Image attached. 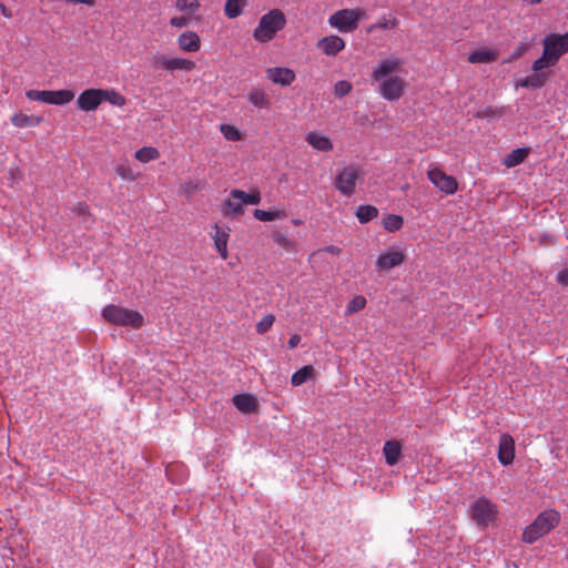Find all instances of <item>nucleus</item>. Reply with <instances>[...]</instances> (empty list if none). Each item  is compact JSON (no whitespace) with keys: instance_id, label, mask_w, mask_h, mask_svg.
<instances>
[{"instance_id":"nucleus-1","label":"nucleus","mask_w":568,"mask_h":568,"mask_svg":"<svg viewBox=\"0 0 568 568\" xmlns=\"http://www.w3.org/2000/svg\"><path fill=\"white\" fill-rule=\"evenodd\" d=\"M400 60L390 58L381 61L372 73V79L379 82V93L387 101H396L402 98L405 90V81L400 77L393 75L400 68Z\"/></svg>"},{"instance_id":"nucleus-2","label":"nucleus","mask_w":568,"mask_h":568,"mask_svg":"<svg viewBox=\"0 0 568 568\" xmlns=\"http://www.w3.org/2000/svg\"><path fill=\"white\" fill-rule=\"evenodd\" d=\"M542 54L532 63V71H541L554 67L568 52V32L565 34L550 33L542 39Z\"/></svg>"},{"instance_id":"nucleus-3","label":"nucleus","mask_w":568,"mask_h":568,"mask_svg":"<svg viewBox=\"0 0 568 568\" xmlns=\"http://www.w3.org/2000/svg\"><path fill=\"white\" fill-rule=\"evenodd\" d=\"M560 514L554 509L540 513L537 518L524 530L523 541L532 544L547 535L559 525Z\"/></svg>"},{"instance_id":"nucleus-4","label":"nucleus","mask_w":568,"mask_h":568,"mask_svg":"<svg viewBox=\"0 0 568 568\" xmlns=\"http://www.w3.org/2000/svg\"><path fill=\"white\" fill-rule=\"evenodd\" d=\"M286 19L278 9H273L261 17L257 27L253 31L256 41L265 43L274 39L275 34L284 29Z\"/></svg>"},{"instance_id":"nucleus-5","label":"nucleus","mask_w":568,"mask_h":568,"mask_svg":"<svg viewBox=\"0 0 568 568\" xmlns=\"http://www.w3.org/2000/svg\"><path fill=\"white\" fill-rule=\"evenodd\" d=\"M103 318L118 326H130L139 329L144 324L142 314L134 310H129L120 305L110 304L102 310Z\"/></svg>"},{"instance_id":"nucleus-6","label":"nucleus","mask_w":568,"mask_h":568,"mask_svg":"<svg viewBox=\"0 0 568 568\" xmlns=\"http://www.w3.org/2000/svg\"><path fill=\"white\" fill-rule=\"evenodd\" d=\"M363 175L364 172L359 164H345L338 169L334 179V186L342 195L349 197L355 193L357 182Z\"/></svg>"},{"instance_id":"nucleus-7","label":"nucleus","mask_w":568,"mask_h":568,"mask_svg":"<svg viewBox=\"0 0 568 568\" xmlns=\"http://www.w3.org/2000/svg\"><path fill=\"white\" fill-rule=\"evenodd\" d=\"M362 16L361 9H343L333 13L328 23L341 32H353L358 28Z\"/></svg>"},{"instance_id":"nucleus-8","label":"nucleus","mask_w":568,"mask_h":568,"mask_svg":"<svg viewBox=\"0 0 568 568\" xmlns=\"http://www.w3.org/2000/svg\"><path fill=\"white\" fill-rule=\"evenodd\" d=\"M26 95L31 101H39L55 105L68 104L74 99V92L71 90H29Z\"/></svg>"},{"instance_id":"nucleus-9","label":"nucleus","mask_w":568,"mask_h":568,"mask_svg":"<svg viewBox=\"0 0 568 568\" xmlns=\"http://www.w3.org/2000/svg\"><path fill=\"white\" fill-rule=\"evenodd\" d=\"M497 515V507L489 499L481 497L471 506V518L481 528H486Z\"/></svg>"},{"instance_id":"nucleus-10","label":"nucleus","mask_w":568,"mask_h":568,"mask_svg":"<svg viewBox=\"0 0 568 568\" xmlns=\"http://www.w3.org/2000/svg\"><path fill=\"white\" fill-rule=\"evenodd\" d=\"M153 64L156 68H161L171 72L176 70L190 72L196 67L195 62L192 60L185 58H168L164 54L154 55Z\"/></svg>"},{"instance_id":"nucleus-11","label":"nucleus","mask_w":568,"mask_h":568,"mask_svg":"<svg viewBox=\"0 0 568 568\" xmlns=\"http://www.w3.org/2000/svg\"><path fill=\"white\" fill-rule=\"evenodd\" d=\"M405 261V252L398 247L390 246L379 254L376 261V267L379 271H389L402 265Z\"/></svg>"},{"instance_id":"nucleus-12","label":"nucleus","mask_w":568,"mask_h":568,"mask_svg":"<svg viewBox=\"0 0 568 568\" xmlns=\"http://www.w3.org/2000/svg\"><path fill=\"white\" fill-rule=\"evenodd\" d=\"M427 176L437 189L446 194H454L458 190L457 180L452 175H447L439 168L430 169L427 172Z\"/></svg>"},{"instance_id":"nucleus-13","label":"nucleus","mask_w":568,"mask_h":568,"mask_svg":"<svg viewBox=\"0 0 568 568\" xmlns=\"http://www.w3.org/2000/svg\"><path fill=\"white\" fill-rule=\"evenodd\" d=\"M101 103V89H87L77 99L78 109L84 112L95 111Z\"/></svg>"},{"instance_id":"nucleus-14","label":"nucleus","mask_w":568,"mask_h":568,"mask_svg":"<svg viewBox=\"0 0 568 568\" xmlns=\"http://www.w3.org/2000/svg\"><path fill=\"white\" fill-rule=\"evenodd\" d=\"M498 460L508 466L515 459V440L509 434H501L498 443Z\"/></svg>"},{"instance_id":"nucleus-15","label":"nucleus","mask_w":568,"mask_h":568,"mask_svg":"<svg viewBox=\"0 0 568 568\" xmlns=\"http://www.w3.org/2000/svg\"><path fill=\"white\" fill-rule=\"evenodd\" d=\"M243 195L244 191L239 189L231 190L229 196L224 201L223 215H239L243 213Z\"/></svg>"},{"instance_id":"nucleus-16","label":"nucleus","mask_w":568,"mask_h":568,"mask_svg":"<svg viewBox=\"0 0 568 568\" xmlns=\"http://www.w3.org/2000/svg\"><path fill=\"white\" fill-rule=\"evenodd\" d=\"M266 78L275 84L287 87L295 80L296 75L290 68L275 67L266 70Z\"/></svg>"},{"instance_id":"nucleus-17","label":"nucleus","mask_w":568,"mask_h":568,"mask_svg":"<svg viewBox=\"0 0 568 568\" xmlns=\"http://www.w3.org/2000/svg\"><path fill=\"white\" fill-rule=\"evenodd\" d=\"M213 229L214 233H212L211 235L214 240L215 250L217 251L222 260H226L229 256L227 242L230 237V227H221L219 224H215Z\"/></svg>"},{"instance_id":"nucleus-18","label":"nucleus","mask_w":568,"mask_h":568,"mask_svg":"<svg viewBox=\"0 0 568 568\" xmlns=\"http://www.w3.org/2000/svg\"><path fill=\"white\" fill-rule=\"evenodd\" d=\"M317 48L326 55H336L345 48V41L338 36H328L318 40Z\"/></svg>"},{"instance_id":"nucleus-19","label":"nucleus","mask_w":568,"mask_h":568,"mask_svg":"<svg viewBox=\"0 0 568 568\" xmlns=\"http://www.w3.org/2000/svg\"><path fill=\"white\" fill-rule=\"evenodd\" d=\"M305 141L315 150L321 152H329L333 150V142L332 140L324 135L318 133L317 131H311L306 134Z\"/></svg>"},{"instance_id":"nucleus-20","label":"nucleus","mask_w":568,"mask_h":568,"mask_svg":"<svg viewBox=\"0 0 568 568\" xmlns=\"http://www.w3.org/2000/svg\"><path fill=\"white\" fill-rule=\"evenodd\" d=\"M234 406L244 414H251L257 410L258 403L252 394H239L232 398Z\"/></svg>"},{"instance_id":"nucleus-21","label":"nucleus","mask_w":568,"mask_h":568,"mask_svg":"<svg viewBox=\"0 0 568 568\" xmlns=\"http://www.w3.org/2000/svg\"><path fill=\"white\" fill-rule=\"evenodd\" d=\"M178 45L184 52H197L201 48V40L194 31H186L179 36Z\"/></svg>"},{"instance_id":"nucleus-22","label":"nucleus","mask_w":568,"mask_h":568,"mask_svg":"<svg viewBox=\"0 0 568 568\" xmlns=\"http://www.w3.org/2000/svg\"><path fill=\"white\" fill-rule=\"evenodd\" d=\"M532 74L521 79L517 85L521 88L540 89L548 81V74L541 71H532Z\"/></svg>"},{"instance_id":"nucleus-23","label":"nucleus","mask_w":568,"mask_h":568,"mask_svg":"<svg viewBox=\"0 0 568 568\" xmlns=\"http://www.w3.org/2000/svg\"><path fill=\"white\" fill-rule=\"evenodd\" d=\"M383 453L385 455L386 464L389 466H394L399 460L402 454V446L396 440H388L384 445Z\"/></svg>"},{"instance_id":"nucleus-24","label":"nucleus","mask_w":568,"mask_h":568,"mask_svg":"<svg viewBox=\"0 0 568 568\" xmlns=\"http://www.w3.org/2000/svg\"><path fill=\"white\" fill-rule=\"evenodd\" d=\"M498 58V53L494 50H490V49H479V50H476L474 52H471L469 55H468V61L470 63H490V62H494L496 61Z\"/></svg>"},{"instance_id":"nucleus-25","label":"nucleus","mask_w":568,"mask_h":568,"mask_svg":"<svg viewBox=\"0 0 568 568\" xmlns=\"http://www.w3.org/2000/svg\"><path fill=\"white\" fill-rule=\"evenodd\" d=\"M247 100L254 106L260 108V109H268L271 105L270 97L262 89L252 90L247 95Z\"/></svg>"},{"instance_id":"nucleus-26","label":"nucleus","mask_w":568,"mask_h":568,"mask_svg":"<svg viewBox=\"0 0 568 568\" xmlns=\"http://www.w3.org/2000/svg\"><path fill=\"white\" fill-rule=\"evenodd\" d=\"M529 154V150L526 148H518L513 150L504 159V164L506 168H514L520 163H523Z\"/></svg>"},{"instance_id":"nucleus-27","label":"nucleus","mask_w":568,"mask_h":568,"mask_svg":"<svg viewBox=\"0 0 568 568\" xmlns=\"http://www.w3.org/2000/svg\"><path fill=\"white\" fill-rule=\"evenodd\" d=\"M101 99L102 102H109L115 106H124L126 103V99L124 95L119 93L113 89H101Z\"/></svg>"},{"instance_id":"nucleus-28","label":"nucleus","mask_w":568,"mask_h":568,"mask_svg":"<svg viewBox=\"0 0 568 568\" xmlns=\"http://www.w3.org/2000/svg\"><path fill=\"white\" fill-rule=\"evenodd\" d=\"M313 375L314 367L312 365L303 366L292 375L291 383L293 386H300L312 378Z\"/></svg>"},{"instance_id":"nucleus-29","label":"nucleus","mask_w":568,"mask_h":568,"mask_svg":"<svg viewBox=\"0 0 568 568\" xmlns=\"http://www.w3.org/2000/svg\"><path fill=\"white\" fill-rule=\"evenodd\" d=\"M506 113L505 106L488 105L478 110L475 114L477 119H499Z\"/></svg>"},{"instance_id":"nucleus-30","label":"nucleus","mask_w":568,"mask_h":568,"mask_svg":"<svg viewBox=\"0 0 568 568\" xmlns=\"http://www.w3.org/2000/svg\"><path fill=\"white\" fill-rule=\"evenodd\" d=\"M361 223H368L378 215L377 207L373 205H359L355 213Z\"/></svg>"},{"instance_id":"nucleus-31","label":"nucleus","mask_w":568,"mask_h":568,"mask_svg":"<svg viewBox=\"0 0 568 568\" xmlns=\"http://www.w3.org/2000/svg\"><path fill=\"white\" fill-rule=\"evenodd\" d=\"M253 216L258 221L270 222V221H274L277 219L286 217V213H285V211H280V210L265 211V210L256 209L253 212Z\"/></svg>"},{"instance_id":"nucleus-32","label":"nucleus","mask_w":568,"mask_h":568,"mask_svg":"<svg viewBox=\"0 0 568 568\" xmlns=\"http://www.w3.org/2000/svg\"><path fill=\"white\" fill-rule=\"evenodd\" d=\"M159 156L160 152L153 146H143L135 152V159L142 163H149Z\"/></svg>"},{"instance_id":"nucleus-33","label":"nucleus","mask_w":568,"mask_h":568,"mask_svg":"<svg viewBox=\"0 0 568 568\" xmlns=\"http://www.w3.org/2000/svg\"><path fill=\"white\" fill-rule=\"evenodd\" d=\"M115 172L124 181L132 182L139 178V173L134 172L126 161L119 163L115 168Z\"/></svg>"},{"instance_id":"nucleus-34","label":"nucleus","mask_w":568,"mask_h":568,"mask_svg":"<svg viewBox=\"0 0 568 568\" xmlns=\"http://www.w3.org/2000/svg\"><path fill=\"white\" fill-rule=\"evenodd\" d=\"M245 6L244 0H226L224 12L230 19H234L242 13V8Z\"/></svg>"},{"instance_id":"nucleus-35","label":"nucleus","mask_w":568,"mask_h":568,"mask_svg":"<svg viewBox=\"0 0 568 568\" xmlns=\"http://www.w3.org/2000/svg\"><path fill=\"white\" fill-rule=\"evenodd\" d=\"M382 223L386 231L396 232L403 226L404 220L400 215L387 214Z\"/></svg>"},{"instance_id":"nucleus-36","label":"nucleus","mask_w":568,"mask_h":568,"mask_svg":"<svg viewBox=\"0 0 568 568\" xmlns=\"http://www.w3.org/2000/svg\"><path fill=\"white\" fill-rule=\"evenodd\" d=\"M220 131L227 141L236 142L242 139L240 130L234 125L221 124Z\"/></svg>"},{"instance_id":"nucleus-37","label":"nucleus","mask_w":568,"mask_h":568,"mask_svg":"<svg viewBox=\"0 0 568 568\" xmlns=\"http://www.w3.org/2000/svg\"><path fill=\"white\" fill-rule=\"evenodd\" d=\"M205 183L197 180L186 181L181 185V191L185 195H192L193 193L203 190Z\"/></svg>"},{"instance_id":"nucleus-38","label":"nucleus","mask_w":568,"mask_h":568,"mask_svg":"<svg viewBox=\"0 0 568 568\" xmlns=\"http://www.w3.org/2000/svg\"><path fill=\"white\" fill-rule=\"evenodd\" d=\"M366 306V298L362 295H357L349 301L346 307V314H353L362 311Z\"/></svg>"},{"instance_id":"nucleus-39","label":"nucleus","mask_w":568,"mask_h":568,"mask_svg":"<svg viewBox=\"0 0 568 568\" xmlns=\"http://www.w3.org/2000/svg\"><path fill=\"white\" fill-rule=\"evenodd\" d=\"M275 322V316L272 314L264 315L261 321L256 324V332L258 334H265L271 329Z\"/></svg>"},{"instance_id":"nucleus-40","label":"nucleus","mask_w":568,"mask_h":568,"mask_svg":"<svg viewBox=\"0 0 568 568\" xmlns=\"http://www.w3.org/2000/svg\"><path fill=\"white\" fill-rule=\"evenodd\" d=\"M175 7L180 11L193 13L199 9L200 3L197 0H176Z\"/></svg>"},{"instance_id":"nucleus-41","label":"nucleus","mask_w":568,"mask_h":568,"mask_svg":"<svg viewBox=\"0 0 568 568\" xmlns=\"http://www.w3.org/2000/svg\"><path fill=\"white\" fill-rule=\"evenodd\" d=\"M352 91L351 82L341 80L334 87V94L338 98L347 95Z\"/></svg>"},{"instance_id":"nucleus-42","label":"nucleus","mask_w":568,"mask_h":568,"mask_svg":"<svg viewBox=\"0 0 568 568\" xmlns=\"http://www.w3.org/2000/svg\"><path fill=\"white\" fill-rule=\"evenodd\" d=\"M273 240L278 246L285 250H292L294 247L293 241L282 233L275 232L273 234Z\"/></svg>"},{"instance_id":"nucleus-43","label":"nucleus","mask_w":568,"mask_h":568,"mask_svg":"<svg viewBox=\"0 0 568 568\" xmlns=\"http://www.w3.org/2000/svg\"><path fill=\"white\" fill-rule=\"evenodd\" d=\"M11 123L18 128L30 126V115L16 113L11 116Z\"/></svg>"},{"instance_id":"nucleus-44","label":"nucleus","mask_w":568,"mask_h":568,"mask_svg":"<svg viewBox=\"0 0 568 568\" xmlns=\"http://www.w3.org/2000/svg\"><path fill=\"white\" fill-rule=\"evenodd\" d=\"M261 193L254 190L252 193H245L243 195V204L257 205L261 203Z\"/></svg>"},{"instance_id":"nucleus-45","label":"nucleus","mask_w":568,"mask_h":568,"mask_svg":"<svg viewBox=\"0 0 568 568\" xmlns=\"http://www.w3.org/2000/svg\"><path fill=\"white\" fill-rule=\"evenodd\" d=\"M530 44L528 42H520L510 55V60H517L521 58L528 50Z\"/></svg>"},{"instance_id":"nucleus-46","label":"nucleus","mask_w":568,"mask_h":568,"mask_svg":"<svg viewBox=\"0 0 568 568\" xmlns=\"http://www.w3.org/2000/svg\"><path fill=\"white\" fill-rule=\"evenodd\" d=\"M189 23H190V18H186V17H173L170 20V24L172 27L179 28V29L189 26Z\"/></svg>"},{"instance_id":"nucleus-47","label":"nucleus","mask_w":568,"mask_h":568,"mask_svg":"<svg viewBox=\"0 0 568 568\" xmlns=\"http://www.w3.org/2000/svg\"><path fill=\"white\" fill-rule=\"evenodd\" d=\"M72 211H73L75 214L80 215V216H87V215H90L89 206H88L85 203H83V202H78V203L73 206Z\"/></svg>"},{"instance_id":"nucleus-48","label":"nucleus","mask_w":568,"mask_h":568,"mask_svg":"<svg viewBox=\"0 0 568 568\" xmlns=\"http://www.w3.org/2000/svg\"><path fill=\"white\" fill-rule=\"evenodd\" d=\"M557 282L564 286H568V266L558 272Z\"/></svg>"},{"instance_id":"nucleus-49","label":"nucleus","mask_w":568,"mask_h":568,"mask_svg":"<svg viewBox=\"0 0 568 568\" xmlns=\"http://www.w3.org/2000/svg\"><path fill=\"white\" fill-rule=\"evenodd\" d=\"M397 24V20L383 19L377 27L381 29H393Z\"/></svg>"},{"instance_id":"nucleus-50","label":"nucleus","mask_w":568,"mask_h":568,"mask_svg":"<svg viewBox=\"0 0 568 568\" xmlns=\"http://www.w3.org/2000/svg\"><path fill=\"white\" fill-rule=\"evenodd\" d=\"M322 252H326L332 255H339L342 250L338 246L329 245L321 250Z\"/></svg>"},{"instance_id":"nucleus-51","label":"nucleus","mask_w":568,"mask_h":568,"mask_svg":"<svg viewBox=\"0 0 568 568\" xmlns=\"http://www.w3.org/2000/svg\"><path fill=\"white\" fill-rule=\"evenodd\" d=\"M301 342V336L298 334H293L288 339V347L291 349L295 348Z\"/></svg>"},{"instance_id":"nucleus-52","label":"nucleus","mask_w":568,"mask_h":568,"mask_svg":"<svg viewBox=\"0 0 568 568\" xmlns=\"http://www.w3.org/2000/svg\"><path fill=\"white\" fill-rule=\"evenodd\" d=\"M72 3H83L89 7H93L95 4V0H70Z\"/></svg>"},{"instance_id":"nucleus-53","label":"nucleus","mask_w":568,"mask_h":568,"mask_svg":"<svg viewBox=\"0 0 568 568\" xmlns=\"http://www.w3.org/2000/svg\"><path fill=\"white\" fill-rule=\"evenodd\" d=\"M0 11L6 18L12 17L11 11L3 3H0Z\"/></svg>"},{"instance_id":"nucleus-54","label":"nucleus","mask_w":568,"mask_h":568,"mask_svg":"<svg viewBox=\"0 0 568 568\" xmlns=\"http://www.w3.org/2000/svg\"><path fill=\"white\" fill-rule=\"evenodd\" d=\"M41 122L40 116H30V126L39 125Z\"/></svg>"},{"instance_id":"nucleus-55","label":"nucleus","mask_w":568,"mask_h":568,"mask_svg":"<svg viewBox=\"0 0 568 568\" xmlns=\"http://www.w3.org/2000/svg\"><path fill=\"white\" fill-rule=\"evenodd\" d=\"M293 224H294V225H301V224H302V221H301V220L295 219V220H293Z\"/></svg>"},{"instance_id":"nucleus-56","label":"nucleus","mask_w":568,"mask_h":568,"mask_svg":"<svg viewBox=\"0 0 568 568\" xmlns=\"http://www.w3.org/2000/svg\"><path fill=\"white\" fill-rule=\"evenodd\" d=\"M506 568H518V566L516 564H511V565H507Z\"/></svg>"}]
</instances>
